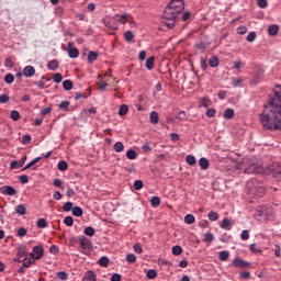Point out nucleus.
Instances as JSON below:
<instances>
[{"label":"nucleus","mask_w":281,"mask_h":281,"mask_svg":"<svg viewBox=\"0 0 281 281\" xmlns=\"http://www.w3.org/2000/svg\"><path fill=\"white\" fill-rule=\"evenodd\" d=\"M260 122L266 131H281V90L276 92L260 114Z\"/></svg>","instance_id":"obj_1"},{"label":"nucleus","mask_w":281,"mask_h":281,"mask_svg":"<svg viewBox=\"0 0 281 281\" xmlns=\"http://www.w3.org/2000/svg\"><path fill=\"white\" fill-rule=\"evenodd\" d=\"M186 8V2L183 0H171L169 4L165 8L164 14L161 16V23L172 30L177 23V19Z\"/></svg>","instance_id":"obj_2"},{"label":"nucleus","mask_w":281,"mask_h":281,"mask_svg":"<svg viewBox=\"0 0 281 281\" xmlns=\"http://www.w3.org/2000/svg\"><path fill=\"white\" fill-rule=\"evenodd\" d=\"M256 221L259 223H268L271 218H276V209L269 204L257 207L255 212Z\"/></svg>","instance_id":"obj_3"},{"label":"nucleus","mask_w":281,"mask_h":281,"mask_svg":"<svg viewBox=\"0 0 281 281\" xmlns=\"http://www.w3.org/2000/svg\"><path fill=\"white\" fill-rule=\"evenodd\" d=\"M29 256L32 258V260H41V258L45 256V249L43 248V245L33 247V250L29 254Z\"/></svg>","instance_id":"obj_4"},{"label":"nucleus","mask_w":281,"mask_h":281,"mask_svg":"<svg viewBox=\"0 0 281 281\" xmlns=\"http://www.w3.org/2000/svg\"><path fill=\"white\" fill-rule=\"evenodd\" d=\"M233 265L237 269H247L248 267H251V263H249V261H245L240 257L235 258L233 260Z\"/></svg>","instance_id":"obj_5"},{"label":"nucleus","mask_w":281,"mask_h":281,"mask_svg":"<svg viewBox=\"0 0 281 281\" xmlns=\"http://www.w3.org/2000/svg\"><path fill=\"white\" fill-rule=\"evenodd\" d=\"M67 52L69 58H78V56H80V52L78 50V48L74 47V42L68 43Z\"/></svg>","instance_id":"obj_6"},{"label":"nucleus","mask_w":281,"mask_h":281,"mask_svg":"<svg viewBox=\"0 0 281 281\" xmlns=\"http://www.w3.org/2000/svg\"><path fill=\"white\" fill-rule=\"evenodd\" d=\"M25 161H27V156H23L20 160H12L10 162L11 170H14V168H23Z\"/></svg>","instance_id":"obj_7"},{"label":"nucleus","mask_w":281,"mask_h":281,"mask_svg":"<svg viewBox=\"0 0 281 281\" xmlns=\"http://www.w3.org/2000/svg\"><path fill=\"white\" fill-rule=\"evenodd\" d=\"M1 193L7 194V196H14V194H16V189L11 186H4L1 188Z\"/></svg>","instance_id":"obj_8"},{"label":"nucleus","mask_w":281,"mask_h":281,"mask_svg":"<svg viewBox=\"0 0 281 281\" xmlns=\"http://www.w3.org/2000/svg\"><path fill=\"white\" fill-rule=\"evenodd\" d=\"M36 74V68H34V66H25L24 69H23V75L26 77V78H32V76H35Z\"/></svg>","instance_id":"obj_9"},{"label":"nucleus","mask_w":281,"mask_h":281,"mask_svg":"<svg viewBox=\"0 0 281 281\" xmlns=\"http://www.w3.org/2000/svg\"><path fill=\"white\" fill-rule=\"evenodd\" d=\"M79 245H80V249H89V247H91V240H89L87 237L85 236H80L79 237Z\"/></svg>","instance_id":"obj_10"},{"label":"nucleus","mask_w":281,"mask_h":281,"mask_svg":"<svg viewBox=\"0 0 281 281\" xmlns=\"http://www.w3.org/2000/svg\"><path fill=\"white\" fill-rule=\"evenodd\" d=\"M245 175H256L258 173V166L256 164L249 165L247 168L244 169Z\"/></svg>","instance_id":"obj_11"},{"label":"nucleus","mask_w":281,"mask_h":281,"mask_svg":"<svg viewBox=\"0 0 281 281\" xmlns=\"http://www.w3.org/2000/svg\"><path fill=\"white\" fill-rule=\"evenodd\" d=\"M30 254H27V250L25 247H20L18 249V259H15V262H21V258H26Z\"/></svg>","instance_id":"obj_12"},{"label":"nucleus","mask_w":281,"mask_h":281,"mask_svg":"<svg viewBox=\"0 0 281 281\" xmlns=\"http://www.w3.org/2000/svg\"><path fill=\"white\" fill-rule=\"evenodd\" d=\"M82 281H97L95 272L92 270L87 271L82 278Z\"/></svg>","instance_id":"obj_13"},{"label":"nucleus","mask_w":281,"mask_h":281,"mask_svg":"<svg viewBox=\"0 0 281 281\" xmlns=\"http://www.w3.org/2000/svg\"><path fill=\"white\" fill-rule=\"evenodd\" d=\"M199 166L201 170H207V168H210V160H207L205 157H202L199 160Z\"/></svg>","instance_id":"obj_14"},{"label":"nucleus","mask_w":281,"mask_h":281,"mask_svg":"<svg viewBox=\"0 0 281 281\" xmlns=\"http://www.w3.org/2000/svg\"><path fill=\"white\" fill-rule=\"evenodd\" d=\"M15 212L19 216H25L27 214V209L23 204L15 206Z\"/></svg>","instance_id":"obj_15"},{"label":"nucleus","mask_w":281,"mask_h":281,"mask_svg":"<svg viewBox=\"0 0 281 281\" xmlns=\"http://www.w3.org/2000/svg\"><path fill=\"white\" fill-rule=\"evenodd\" d=\"M278 32H280V27L276 24H271L269 27H268V34L270 36H276L278 34Z\"/></svg>","instance_id":"obj_16"},{"label":"nucleus","mask_w":281,"mask_h":281,"mask_svg":"<svg viewBox=\"0 0 281 281\" xmlns=\"http://www.w3.org/2000/svg\"><path fill=\"white\" fill-rule=\"evenodd\" d=\"M155 68V57H148L146 59V69H148V71H153V69Z\"/></svg>","instance_id":"obj_17"},{"label":"nucleus","mask_w":281,"mask_h":281,"mask_svg":"<svg viewBox=\"0 0 281 281\" xmlns=\"http://www.w3.org/2000/svg\"><path fill=\"white\" fill-rule=\"evenodd\" d=\"M218 259H220L222 262H225V261L229 260V251H227V250H222V251H220V254H218Z\"/></svg>","instance_id":"obj_18"},{"label":"nucleus","mask_w":281,"mask_h":281,"mask_svg":"<svg viewBox=\"0 0 281 281\" xmlns=\"http://www.w3.org/2000/svg\"><path fill=\"white\" fill-rule=\"evenodd\" d=\"M221 228L229 232V229H232V221H229V218H224L221 223Z\"/></svg>","instance_id":"obj_19"},{"label":"nucleus","mask_w":281,"mask_h":281,"mask_svg":"<svg viewBox=\"0 0 281 281\" xmlns=\"http://www.w3.org/2000/svg\"><path fill=\"white\" fill-rule=\"evenodd\" d=\"M41 159H42L41 157L34 158L31 162H29L25 167H23L22 171L30 170V168H32L33 166H36V164H38Z\"/></svg>","instance_id":"obj_20"},{"label":"nucleus","mask_w":281,"mask_h":281,"mask_svg":"<svg viewBox=\"0 0 281 281\" xmlns=\"http://www.w3.org/2000/svg\"><path fill=\"white\" fill-rule=\"evenodd\" d=\"M47 68H48L50 71H56V69H58V60L53 59V60L48 61V63H47Z\"/></svg>","instance_id":"obj_21"},{"label":"nucleus","mask_w":281,"mask_h":281,"mask_svg":"<svg viewBox=\"0 0 281 281\" xmlns=\"http://www.w3.org/2000/svg\"><path fill=\"white\" fill-rule=\"evenodd\" d=\"M149 117H150L151 124H159V114L157 113V111H153L149 114Z\"/></svg>","instance_id":"obj_22"},{"label":"nucleus","mask_w":281,"mask_h":281,"mask_svg":"<svg viewBox=\"0 0 281 281\" xmlns=\"http://www.w3.org/2000/svg\"><path fill=\"white\" fill-rule=\"evenodd\" d=\"M63 87L65 89V91H71V89H74V81L67 79L63 81Z\"/></svg>","instance_id":"obj_23"},{"label":"nucleus","mask_w":281,"mask_h":281,"mask_svg":"<svg viewBox=\"0 0 281 281\" xmlns=\"http://www.w3.org/2000/svg\"><path fill=\"white\" fill-rule=\"evenodd\" d=\"M212 104V101L207 99V97H203L200 99V105L203 106L204 109H207Z\"/></svg>","instance_id":"obj_24"},{"label":"nucleus","mask_w":281,"mask_h":281,"mask_svg":"<svg viewBox=\"0 0 281 281\" xmlns=\"http://www.w3.org/2000/svg\"><path fill=\"white\" fill-rule=\"evenodd\" d=\"M209 65L210 67H218V56L213 55L210 59H209Z\"/></svg>","instance_id":"obj_25"},{"label":"nucleus","mask_w":281,"mask_h":281,"mask_svg":"<svg viewBox=\"0 0 281 281\" xmlns=\"http://www.w3.org/2000/svg\"><path fill=\"white\" fill-rule=\"evenodd\" d=\"M113 150L115 153H122V150H124V143L122 142H116L114 145H113Z\"/></svg>","instance_id":"obj_26"},{"label":"nucleus","mask_w":281,"mask_h":281,"mask_svg":"<svg viewBox=\"0 0 281 281\" xmlns=\"http://www.w3.org/2000/svg\"><path fill=\"white\" fill-rule=\"evenodd\" d=\"M58 170H60L61 172H65V170H67V168H69V165L67 164V161L65 160H60L57 165Z\"/></svg>","instance_id":"obj_27"},{"label":"nucleus","mask_w":281,"mask_h":281,"mask_svg":"<svg viewBox=\"0 0 281 281\" xmlns=\"http://www.w3.org/2000/svg\"><path fill=\"white\" fill-rule=\"evenodd\" d=\"M232 117H234V109L228 108L224 111V119L232 120Z\"/></svg>","instance_id":"obj_28"},{"label":"nucleus","mask_w":281,"mask_h":281,"mask_svg":"<svg viewBox=\"0 0 281 281\" xmlns=\"http://www.w3.org/2000/svg\"><path fill=\"white\" fill-rule=\"evenodd\" d=\"M186 161L189 166H196V158L192 155H188Z\"/></svg>","instance_id":"obj_29"},{"label":"nucleus","mask_w":281,"mask_h":281,"mask_svg":"<svg viewBox=\"0 0 281 281\" xmlns=\"http://www.w3.org/2000/svg\"><path fill=\"white\" fill-rule=\"evenodd\" d=\"M146 278H148V280H155V278H157V270L155 269L148 270L146 273Z\"/></svg>","instance_id":"obj_30"},{"label":"nucleus","mask_w":281,"mask_h":281,"mask_svg":"<svg viewBox=\"0 0 281 281\" xmlns=\"http://www.w3.org/2000/svg\"><path fill=\"white\" fill-rule=\"evenodd\" d=\"M126 157L127 159H137V151H135V149H130L126 151Z\"/></svg>","instance_id":"obj_31"},{"label":"nucleus","mask_w":281,"mask_h":281,"mask_svg":"<svg viewBox=\"0 0 281 281\" xmlns=\"http://www.w3.org/2000/svg\"><path fill=\"white\" fill-rule=\"evenodd\" d=\"M153 207H159V205H161V199H159V196H153L151 201H150Z\"/></svg>","instance_id":"obj_32"},{"label":"nucleus","mask_w":281,"mask_h":281,"mask_svg":"<svg viewBox=\"0 0 281 281\" xmlns=\"http://www.w3.org/2000/svg\"><path fill=\"white\" fill-rule=\"evenodd\" d=\"M126 113H128V105L126 104H122L119 109V115L124 116L126 115Z\"/></svg>","instance_id":"obj_33"},{"label":"nucleus","mask_w":281,"mask_h":281,"mask_svg":"<svg viewBox=\"0 0 281 281\" xmlns=\"http://www.w3.org/2000/svg\"><path fill=\"white\" fill-rule=\"evenodd\" d=\"M94 60H98V53L91 50L88 54V63H93Z\"/></svg>","instance_id":"obj_34"},{"label":"nucleus","mask_w":281,"mask_h":281,"mask_svg":"<svg viewBox=\"0 0 281 281\" xmlns=\"http://www.w3.org/2000/svg\"><path fill=\"white\" fill-rule=\"evenodd\" d=\"M83 234H86V236H95V229L91 226H87Z\"/></svg>","instance_id":"obj_35"},{"label":"nucleus","mask_w":281,"mask_h":281,"mask_svg":"<svg viewBox=\"0 0 281 281\" xmlns=\"http://www.w3.org/2000/svg\"><path fill=\"white\" fill-rule=\"evenodd\" d=\"M195 218L194 215L192 214H187L184 216V223H187V225H192L194 223Z\"/></svg>","instance_id":"obj_36"},{"label":"nucleus","mask_w":281,"mask_h":281,"mask_svg":"<svg viewBox=\"0 0 281 281\" xmlns=\"http://www.w3.org/2000/svg\"><path fill=\"white\" fill-rule=\"evenodd\" d=\"M11 120H13V122H19V120H21V114L19 113V111H11Z\"/></svg>","instance_id":"obj_37"},{"label":"nucleus","mask_w":281,"mask_h":281,"mask_svg":"<svg viewBox=\"0 0 281 281\" xmlns=\"http://www.w3.org/2000/svg\"><path fill=\"white\" fill-rule=\"evenodd\" d=\"M100 267H109V257L103 256L99 259Z\"/></svg>","instance_id":"obj_38"},{"label":"nucleus","mask_w":281,"mask_h":281,"mask_svg":"<svg viewBox=\"0 0 281 281\" xmlns=\"http://www.w3.org/2000/svg\"><path fill=\"white\" fill-rule=\"evenodd\" d=\"M209 221H211L212 223L218 221V213L211 211L209 213Z\"/></svg>","instance_id":"obj_39"},{"label":"nucleus","mask_w":281,"mask_h":281,"mask_svg":"<svg viewBox=\"0 0 281 281\" xmlns=\"http://www.w3.org/2000/svg\"><path fill=\"white\" fill-rule=\"evenodd\" d=\"M4 82L7 83V85H12V82H14V75H12V74H7L5 76H4Z\"/></svg>","instance_id":"obj_40"},{"label":"nucleus","mask_w":281,"mask_h":281,"mask_svg":"<svg viewBox=\"0 0 281 281\" xmlns=\"http://www.w3.org/2000/svg\"><path fill=\"white\" fill-rule=\"evenodd\" d=\"M124 38L127 43H131V41H133V38H135V34H133L132 31H127L124 34Z\"/></svg>","instance_id":"obj_41"},{"label":"nucleus","mask_w":281,"mask_h":281,"mask_svg":"<svg viewBox=\"0 0 281 281\" xmlns=\"http://www.w3.org/2000/svg\"><path fill=\"white\" fill-rule=\"evenodd\" d=\"M64 212H71L74 210V203L72 202H66L63 205Z\"/></svg>","instance_id":"obj_42"},{"label":"nucleus","mask_w":281,"mask_h":281,"mask_svg":"<svg viewBox=\"0 0 281 281\" xmlns=\"http://www.w3.org/2000/svg\"><path fill=\"white\" fill-rule=\"evenodd\" d=\"M182 251H183V248H181V246L179 245L172 247L173 256H181Z\"/></svg>","instance_id":"obj_43"},{"label":"nucleus","mask_w":281,"mask_h":281,"mask_svg":"<svg viewBox=\"0 0 281 281\" xmlns=\"http://www.w3.org/2000/svg\"><path fill=\"white\" fill-rule=\"evenodd\" d=\"M37 227H40V229H45V227H47V220L45 218L37 220Z\"/></svg>","instance_id":"obj_44"},{"label":"nucleus","mask_w":281,"mask_h":281,"mask_svg":"<svg viewBox=\"0 0 281 281\" xmlns=\"http://www.w3.org/2000/svg\"><path fill=\"white\" fill-rule=\"evenodd\" d=\"M53 80L54 82H56V85H60V82H63V74L57 72L53 76Z\"/></svg>","instance_id":"obj_45"},{"label":"nucleus","mask_w":281,"mask_h":281,"mask_svg":"<svg viewBox=\"0 0 281 281\" xmlns=\"http://www.w3.org/2000/svg\"><path fill=\"white\" fill-rule=\"evenodd\" d=\"M72 214L77 217L82 216V207L80 206H75L72 207Z\"/></svg>","instance_id":"obj_46"},{"label":"nucleus","mask_w":281,"mask_h":281,"mask_svg":"<svg viewBox=\"0 0 281 281\" xmlns=\"http://www.w3.org/2000/svg\"><path fill=\"white\" fill-rule=\"evenodd\" d=\"M214 240V234L205 233L204 234V243H212Z\"/></svg>","instance_id":"obj_47"},{"label":"nucleus","mask_w":281,"mask_h":281,"mask_svg":"<svg viewBox=\"0 0 281 281\" xmlns=\"http://www.w3.org/2000/svg\"><path fill=\"white\" fill-rule=\"evenodd\" d=\"M64 224L67 226V227H71L74 225V217L71 216H66L65 220H64Z\"/></svg>","instance_id":"obj_48"},{"label":"nucleus","mask_w":281,"mask_h":281,"mask_svg":"<svg viewBox=\"0 0 281 281\" xmlns=\"http://www.w3.org/2000/svg\"><path fill=\"white\" fill-rule=\"evenodd\" d=\"M69 101H61L58 106L61 111H67V109H69Z\"/></svg>","instance_id":"obj_49"},{"label":"nucleus","mask_w":281,"mask_h":281,"mask_svg":"<svg viewBox=\"0 0 281 281\" xmlns=\"http://www.w3.org/2000/svg\"><path fill=\"white\" fill-rule=\"evenodd\" d=\"M8 102H10V95L1 94L0 95V104H8Z\"/></svg>","instance_id":"obj_50"},{"label":"nucleus","mask_w":281,"mask_h":281,"mask_svg":"<svg viewBox=\"0 0 281 281\" xmlns=\"http://www.w3.org/2000/svg\"><path fill=\"white\" fill-rule=\"evenodd\" d=\"M144 188V182L142 180H135L134 190H142Z\"/></svg>","instance_id":"obj_51"},{"label":"nucleus","mask_w":281,"mask_h":281,"mask_svg":"<svg viewBox=\"0 0 281 281\" xmlns=\"http://www.w3.org/2000/svg\"><path fill=\"white\" fill-rule=\"evenodd\" d=\"M126 260H127L130 263L137 262V257L135 256V254H127Z\"/></svg>","instance_id":"obj_52"},{"label":"nucleus","mask_w":281,"mask_h":281,"mask_svg":"<svg viewBox=\"0 0 281 281\" xmlns=\"http://www.w3.org/2000/svg\"><path fill=\"white\" fill-rule=\"evenodd\" d=\"M246 41L248 42V43H254V41H256V32H250L248 35H247V37H246Z\"/></svg>","instance_id":"obj_53"},{"label":"nucleus","mask_w":281,"mask_h":281,"mask_svg":"<svg viewBox=\"0 0 281 281\" xmlns=\"http://www.w3.org/2000/svg\"><path fill=\"white\" fill-rule=\"evenodd\" d=\"M53 186L55 188H60V190H65V188H63V180H60L58 178L53 181Z\"/></svg>","instance_id":"obj_54"},{"label":"nucleus","mask_w":281,"mask_h":281,"mask_svg":"<svg viewBox=\"0 0 281 281\" xmlns=\"http://www.w3.org/2000/svg\"><path fill=\"white\" fill-rule=\"evenodd\" d=\"M19 181L22 184L29 183L30 177H27V175H22V176L19 177Z\"/></svg>","instance_id":"obj_55"},{"label":"nucleus","mask_w":281,"mask_h":281,"mask_svg":"<svg viewBox=\"0 0 281 281\" xmlns=\"http://www.w3.org/2000/svg\"><path fill=\"white\" fill-rule=\"evenodd\" d=\"M113 21H115L113 18H111V16H105V18H103L102 23H103L104 25H111V24H113Z\"/></svg>","instance_id":"obj_56"},{"label":"nucleus","mask_w":281,"mask_h":281,"mask_svg":"<svg viewBox=\"0 0 281 281\" xmlns=\"http://www.w3.org/2000/svg\"><path fill=\"white\" fill-rule=\"evenodd\" d=\"M18 236H20L21 238H23V236H27V229H25V227H20L18 229Z\"/></svg>","instance_id":"obj_57"},{"label":"nucleus","mask_w":281,"mask_h":281,"mask_svg":"<svg viewBox=\"0 0 281 281\" xmlns=\"http://www.w3.org/2000/svg\"><path fill=\"white\" fill-rule=\"evenodd\" d=\"M216 115V109L211 108L206 110V117H214Z\"/></svg>","instance_id":"obj_58"},{"label":"nucleus","mask_w":281,"mask_h":281,"mask_svg":"<svg viewBox=\"0 0 281 281\" xmlns=\"http://www.w3.org/2000/svg\"><path fill=\"white\" fill-rule=\"evenodd\" d=\"M57 278H58L59 280H67L68 274H67V272H65V271H59V272H57Z\"/></svg>","instance_id":"obj_59"},{"label":"nucleus","mask_w":281,"mask_h":281,"mask_svg":"<svg viewBox=\"0 0 281 281\" xmlns=\"http://www.w3.org/2000/svg\"><path fill=\"white\" fill-rule=\"evenodd\" d=\"M133 249H134L135 254H142V251H144V249L142 248V244H135L133 246Z\"/></svg>","instance_id":"obj_60"},{"label":"nucleus","mask_w":281,"mask_h":281,"mask_svg":"<svg viewBox=\"0 0 281 281\" xmlns=\"http://www.w3.org/2000/svg\"><path fill=\"white\" fill-rule=\"evenodd\" d=\"M241 240H249V231L245 229L240 234Z\"/></svg>","instance_id":"obj_61"},{"label":"nucleus","mask_w":281,"mask_h":281,"mask_svg":"<svg viewBox=\"0 0 281 281\" xmlns=\"http://www.w3.org/2000/svg\"><path fill=\"white\" fill-rule=\"evenodd\" d=\"M260 83V76L259 75H256L252 77V79L250 80V85H259Z\"/></svg>","instance_id":"obj_62"},{"label":"nucleus","mask_w":281,"mask_h":281,"mask_svg":"<svg viewBox=\"0 0 281 281\" xmlns=\"http://www.w3.org/2000/svg\"><path fill=\"white\" fill-rule=\"evenodd\" d=\"M115 19H119L117 21L121 22L123 25L124 23H126V14H122V15L116 14Z\"/></svg>","instance_id":"obj_63"},{"label":"nucleus","mask_w":281,"mask_h":281,"mask_svg":"<svg viewBox=\"0 0 281 281\" xmlns=\"http://www.w3.org/2000/svg\"><path fill=\"white\" fill-rule=\"evenodd\" d=\"M237 34H240V35L247 34V26H244V25L238 26L237 27Z\"/></svg>","instance_id":"obj_64"}]
</instances>
